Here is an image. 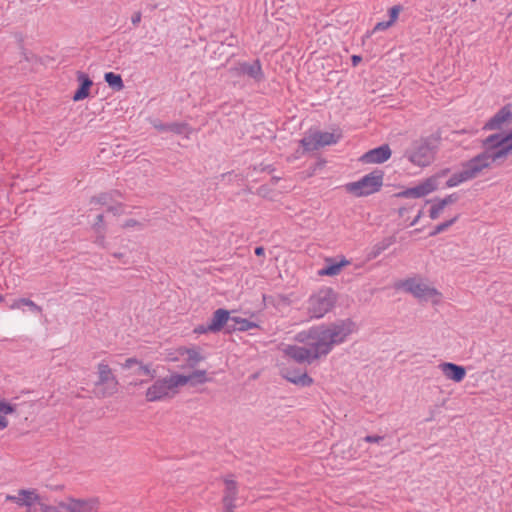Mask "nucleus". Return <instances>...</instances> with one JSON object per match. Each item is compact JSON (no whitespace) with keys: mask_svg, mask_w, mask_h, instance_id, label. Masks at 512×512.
I'll list each match as a JSON object with an SVG mask.
<instances>
[{"mask_svg":"<svg viewBox=\"0 0 512 512\" xmlns=\"http://www.w3.org/2000/svg\"><path fill=\"white\" fill-rule=\"evenodd\" d=\"M122 366L125 369L132 370L135 375H147L150 380L156 377V371L151 368L150 364H143L135 357L127 358Z\"/></svg>","mask_w":512,"mask_h":512,"instance_id":"a211bd4d","label":"nucleus"},{"mask_svg":"<svg viewBox=\"0 0 512 512\" xmlns=\"http://www.w3.org/2000/svg\"><path fill=\"white\" fill-rule=\"evenodd\" d=\"M255 254H256L257 256H263V255L265 254V250H264V248H263V247H257V248L255 249Z\"/></svg>","mask_w":512,"mask_h":512,"instance_id":"a19ab883","label":"nucleus"},{"mask_svg":"<svg viewBox=\"0 0 512 512\" xmlns=\"http://www.w3.org/2000/svg\"><path fill=\"white\" fill-rule=\"evenodd\" d=\"M20 495L24 496L23 503L28 508V512H38L43 503V497L36 490L20 489Z\"/></svg>","mask_w":512,"mask_h":512,"instance_id":"aec40b11","label":"nucleus"},{"mask_svg":"<svg viewBox=\"0 0 512 512\" xmlns=\"http://www.w3.org/2000/svg\"><path fill=\"white\" fill-rule=\"evenodd\" d=\"M395 287L412 295L419 301H429L436 305L443 300V294L427 278L420 275L400 280L395 284Z\"/></svg>","mask_w":512,"mask_h":512,"instance_id":"7ed1b4c3","label":"nucleus"},{"mask_svg":"<svg viewBox=\"0 0 512 512\" xmlns=\"http://www.w3.org/2000/svg\"><path fill=\"white\" fill-rule=\"evenodd\" d=\"M326 265L320 269L317 274L323 276H337L341 273L342 269L350 265V261L345 257H341L338 261L333 258L325 259Z\"/></svg>","mask_w":512,"mask_h":512,"instance_id":"f3484780","label":"nucleus"},{"mask_svg":"<svg viewBox=\"0 0 512 512\" xmlns=\"http://www.w3.org/2000/svg\"><path fill=\"white\" fill-rule=\"evenodd\" d=\"M391 155L392 151L389 145L384 144L364 153L360 157V161L364 164H382L390 159Z\"/></svg>","mask_w":512,"mask_h":512,"instance_id":"2eb2a0df","label":"nucleus"},{"mask_svg":"<svg viewBox=\"0 0 512 512\" xmlns=\"http://www.w3.org/2000/svg\"><path fill=\"white\" fill-rule=\"evenodd\" d=\"M336 294L330 287H322L313 293L308 300V310L315 318L325 316L334 306Z\"/></svg>","mask_w":512,"mask_h":512,"instance_id":"423d86ee","label":"nucleus"},{"mask_svg":"<svg viewBox=\"0 0 512 512\" xmlns=\"http://www.w3.org/2000/svg\"><path fill=\"white\" fill-rule=\"evenodd\" d=\"M443 374L454 382H461L467 374L466 368L452 362H443L440 364Z\"/></svg>","mask_w":512,"mask_h":512,"instance_id":"6ab92c4d","label":"nucleus"},{"mask_svg":"<svg viewBox=\"0 0 512 512\" xmlns=\"http://www.w3.org/2000/svg\"><path fill=\"white\" fill-rule=\"evenodd\" d=\"M222 512H224V511H222Z\"/></svg>","mask_w":512,"mask_h":512,"instance_id":"de8ad7c7","label":"nucleus"},{"mask_svg":"<svg viewBox=\"0 0 512 512\" xmlns=\"http://www.w3.org/2000/svg\"><path fill=\"white\" fill-rule=\"evenodd\" d=\"M404 211H405V209H404V208H400V209H399V215H400V216H402V215H403V213H404Z\"/></svg>","mask_w":512,"mask_h":512,"instance_id":"37998d69","label":"nucleus"},{"mask_svg":"<svg viewBox=\"0 0 512 512\" xmlns=\"http://www.w3.org/2000/svg\"><path fill=\"white\" fill-rule=\"evenodd\" d=\"M3 301V296L0 294V302Z\"/></svg>","mask_w":512,"mask_h":512,"instance_id":"49530a36","label":"nucleus"},{"mask_svg":"<svg viewBox=\"0 0 512 512\" xmlns=\"http://www.w3.org/2000/svg\"><path fill=\"white\" fill-rule=\"evenodd\" d=\"M215 320H218V321L224 320V309H218L215 312Z\"/></svg>","mask_w":512,"mask_h":512,"instance_id":"4c0bfd02","label":"nucleus"},{"mask_svg":"<svg viewBox=\"0 0 512 512\" xmlns=\"http://www.w3.org/2000/svg\"><path fill=\"white\" fill-rule=\"evenodd\" d=\"M172 392L171 386L167 377L157 379L146 391V400L148 402H155L170 397Z\"/></svg>","mask_w":512,"mask_h":512,"instance_id":"4468645a","label":"nucleus"},{"mask_svg":"<svg viewBox=\"0 0 512 512\" xmlns=\"http://www.w3.org/2000/svg\"><path fill=\"white\" fill-rule=\"evenodd\" d=\"M256 328H260L258 322H233L231 326L226 322V334L231 333V331L243 332Z\"/></svg>","mask_w":512,"mask_h":512,"instance_id":"cd10ccee","label":"nucleus"},{"mask_svg":"<svg viewBox=\"0 0 512 512\" xmlns=\"http://www.w3.org/2000/svg\"><path fill=\"white\" fill-rule=\"evenodd\" d=\"M23 498L24 496L20 495V490L18 491L17 495H8L6 497L7 501H11L19 506H24Z\"/></svg>","mask_w":512,"mask_h":512,"instance_id":"473e14b6","label":"nucleus"},{"mask_svg":"<svg viewBox=\"0 0 512 512\" xmlns=\"http://www.w3.org/2000/svg\"><path fill=\"white\" fill-rule=\"evenodd\" d=\"M225 319H226V320H229V313H228V311H226Z\"/></svg>","mask_w":512,"mask_h":512,"instance_id":"c03bdc74","label":"nucleus"},{"mask_svg":"<svg viewBox=\"0 0 512 512\" xmlns=\"http://www.w3.org/2000/svg\"><path fill=\"white\" fill-rule=\"evenodd\" d=\"M511 118V110L508 106L499 110L485 125L486 130L500 129Z\"/></svg>","mask_w":512,"mask_h":512,"instance_id":"4be33fe9","label":"nucleus"},{"mask_svg":"<svg viewBox=\"0 0 512 512\" xmlns=\"http://www.w3.org/2000/svg\"><path fill=\"white\" fill-rule=\"evenodd\" d=\"M399 13H400V7L399 6H393L390 10H389V15H390V22L394 25V23L397 21L398 19V16H399Z\"/></svg>","mask_w":512,"mask_h":512,"instance_id":"72a5a7b5","label":"nucleus"},{"mask_svg":"<svg viewBox=\"0 0 512 512\" xmlns=\"http://www.w3.org/2000/svg\"><path fill=\"white\" fill-rule=\"evenodd\" d=\"M77 80L80 83L79 88L74 93L72 99L75 102L86 99L90 94V89L93 85L92 80L88 77V75L84 73H78Z\"/></svg>","mask_w":512,"mask_h":512,"instance_id":"412c9836","label":"nucleus"},{"mask_svg":"<svg viewBox=\"0 0 512 512\" xmlns=\"http://www.w3.org/2000/svg\"><path fill=\"white\" fill-rule=\"evenodd\" d=\"M446 175V171L443 170L437 174H434L413 187L406 188L394 194L395 198L400 199H417L423 198L431 193L435 192L440 184V179Z\"/></svg>","mask_w":512,"mask_h":512,"instance_id":"39448f33","label":"nucleus"},{"mask_svg":"<svg viewBox=\"0 0 512 512\" xmlns=\"http://www.w3.org/2000/svg\"><path fill=\"white\" fill-rule=\"evenodd\" d=\"M8 307L10 310H20L33 317H42V308L27 298L15 299Z\"/></svg>","mask_w":512,"mask_h":512,"instance_id":"dca6fc26","label":"nucleus"},{"mask_svg":"<svg viewBox=\"0 0 512 512\" xmlns=\"http://www.w3.org/2000/svg\"><path fill=\"white\" fill-rule=\"evenodd\" d=\"M320 338L315 345L320 349L322 356H327L336 345L347 341L348 337L359 330L357 322H330L319 325Z\"/></svg>","mask_w":512,"mask_h":512,"instance_id":"f257e3e1","label":"nucleus"},{"mask_svg":"<svg viewBox=\"0 0 512 512\" xmlns=\"http://www.w3.org/2000/svg\"><path fill=\"white\" fill-rule=\"evenodd\" d=\"M340 134L330 132H315L305 137L301 142L307 150L317 149L319 147L332 145L338 142Z\"/></svg>","mask_w":512,"mask_h":512,"instance_id":"f8f14e48","label":"nucleus"},{"mask_svg":"<svg viewBox=\"0 0 512 512\" xmlns=\"http://www.w3.org/2000/svg\"><path fill=\"white\" fill-rule=\"evenodd\" d=\"M385 439V436H380V435H366L364 438H363V441L367 442V443H380L381 441H383Z\"/></svg>","mask_w":512,"mask_h":512,"instance_id":"f704fd0d","label":"nucleus"},{"mask_svg":"<svg viewBox=\"0 0 512 512\" xmlns=\"http://www.w3.org/2000/svg\"><path fill=\"white\" fill-rule=\"evenodd\" d=\"M169 384L172 389V393L175 392V389L179 386H184L188 383L192 385L202 384L206 381V371L205 370H197L192 372L189 375L184 374H174L170 377H167Z\"/></svg>","mask_w":512,"mask_h":512,"instance_id":"ddd939ff","label":"nucleus"},{"mask_svg":"<svg viewBox=\"0 0 512 512\" xmlns=\"http://www.w3.org/2000/svg\"><path fill=\"white\" fill-rule=\"evenodd\" d=\"M97 498L89 500L70 498L67 503L60 502L58 506L42 503L38 512H98Z\"/></svg>","mask_w":512,"mask_h":512,"instance_id":"0eeeda50","label":"nucleus"},{"mask_svg":"<svg viewBox=\"0 0 512 512\" xmlns=\"http://www.w3.org/2000/svg\"><path fill=\"white\" fill-rule=\"evenodd\" d=\"M105 81L108 85L116 90L123 89V81L119 74H115L113 72H108L104 75Z\"/></svg>","mask_w":512,"mask_h":512,"instance_id":"c85d7f7f","label":"nucleus"},{"mask_svg":"<svg viewBox=\"0 0 512 512\" xmlns=\"http://www.w3.org/2000/svg\"><path fill=\"white\" fill-rule=\"evenodd\" d=\"M406 156L412 164L419 167H426L433 162L435 152L427 141L419 140L407 150Z\"/></svg>","mask_w":512,"mask_h":512,"instance_id":"6e6552de","label":"nucleus"},{"mask_svg":"<svg viewBox=\"0 0 512 512\" xmlns=\"http://www.w3.org/2000/svg\"><path fill=\"white\" fill-rule=\"evenodd\" d=\"M148 380H141L140 384L146 383Z\"/></svg>","mask_w":512,"mask_h":512,"instance_id":"a18cd8bd","label":"nucleus"},{"mask_svg":"<svg viewBox=\"0 0 512 512\" xmlns=\"http://www.w3.org/2000/svg\"><path fill=\"white\" fill-rule=\"evenodd\" d=\"M17 405L7 402L5 399H0V412L9 415L16 412ZM8 420L5 416L0 415V431L8 427Z\"/></svg>","mask_w":512,"mask_h":512,"instance_id":"a878e982","label":"nucleus"},{"mask_svg":"<svg viewBox=\"0 0 512 512\" xmlns=\"http://www.w3.org/2000/svg\"><path fill=\"white\" fill-rule=\"evenodd\" d=\"M240 71L255 80H261L263 76L261 64L258 60L252 63L240 64Z\"/></svg>","mask_w":512,"mask_h":512,"instance_id":"b1692460","label":"nucleus"},{"mask_svg":"<svg viewBox=\"0 0 512 512\" xmlns=\"http://www.w3.org/2000/svg\"><path fill=\"white\" fill-rule=\"evenodd\" d=\"M455 201L453 196H447L441 200L435 201L429 211V216L431 219L435 220L440 217V215L443 213L444 209L448 204H451Z\"/></svg>","mask_w":512,"mask_h":512,"instance_id":"393cba45","label":"nucleus"},{"mask_svg":"<svg viewBox=\"0 0 512 512\" xmlns=\"http://www.w3.org/2000/svg\"><path fill=\"white\" fill-rule=\"evenodd\" d=\"M422 211H419L418 214L416 215V217L414 218V220L411 222L410 226H414L418 223V221L420 220V218L422 217Z\"/></svg>","mask_w":512,"mask_h":512,"instance_id":"ea45409f","label":"nucleus"},{"mask_svg":"<svg viewBox=\"0 0 512 512\" xmlns=\"http://www.w3.org/2000/svg\"><path fill=\"white\" fill-rule=\"evenodd\" d=\"M224 329V322H210V324L205 327L204 325H199L194 329L195 333H205L207 331L211 332H219Z\"/></svg>","mask_w":512,"mask_h":512,"instance_id":"c756f323","label":"nucleus"},{"mask_svg":"<svg viewBox=\"0 0 512 512\" xmlns=\"http://www.w3.org/2000/svg\"><path fill=\"white\" fill-rule=\"evenodd\" d=\"M457 219H458V215L454 216L451 220H449L445 223L437 225L435 228V231L432 233V235H436L438 233L443 232L444 230L449 228Z\"/></svg>","mask_w":512,"mask_h":512,"instance_id":"2f4dec72","label":"nucleus"},{"mask_svg":"<svg viewBox=\"0 0 512 512\" xmlns=\"http://www.w3.org/2000/svg\"><path fill=\"white\" fill-rule=\"evenodd\" d=\"M496 160H498V158L493 152V149L486 146L484 152L464 162L461 169L451 175L446 182L447 187H456L479 177L485 170L489 169Z\"/></svg>","mask_w":512,"mask_h":512,"instance_id":"f03ea898","label":"nucleus"},{"mask_svg":"<svg viewBox=\"0 0 512 512\" xmlns=\"http://www.w3.org/2000/svg\"><path fill=\"white\" fill-rule=\"evenodd\" d=\"M351 60H352L353 66H357L361 62L362 58L358 55H353Z\"/></svg>","mask_w":512,"mask_h":512,"instance_id":"58836bf2","label":"nucleus"},{"mask_svg":"<svg viewBox=\"0 0 512 512\" xmlns=\"http://www.w3.org/2000/svg\"><path fill=\"white\" fill-rule=\"evenodd\" d=\"M393 24L390 22V21H387V22H378L375 26H374V29L373 31L374 32H377V31H384L388 28H390Z\"/></svg>","mask_w":512,"mask_h":512,"instance_id":"c9c22d12","label":"nucleus"},{"mask_svg":"<svg viewBox=\"0 0 512 512\" xmlns=\"http://www.w3.org/2000/svg\"><path fill=\"white\" fill-rule=\"evenodd\" d=\"M319 325L311 327L308 331H302L296 334L295 340L299 343H304L310 347V344L314 341H318L320 338Z\"/></svg>","mask_w":512,"mask_h":512,"instance_id":"5701e85b","label":"nucleus"},{"mask_svg":"<svg viewBox=\"0 0 512 512\" xmlns=\"http://www.w3.org/2000/svg\"><path fill=\"white\" fill-rule=\"evenodd\" d=\"M384 172L374 170L357 181L345 185V190L355 197H366L379 192L383 186Z\"/></svg>","mask_w":512,"mask_h":512,"instance_id":"20e7f679","label":"nucleus"},{"mask_svg":"<svg viewBox=\"0 0 512 512\" xmlns=\"http://www.w3.org/2000/svg\"><path fill=\"white\" fill-rule=\"evenodd\" d=\"M485 146L493 149L498 159L512 154V132L507 135H491L485 140Z\"/></svg>","mask_w":512,"mask_h":512,"instance_id":"9b49d317","label":"nucleus"},{"mask_svg":"<svg viewBox=\"0 0 512 512\" xmlns=\"http://www.w3.org/2000/svg\"><path fill=\"white\" fill-rule=\"evenodd\" d=\"M136 224H137V222H136V221H134V220H130V221H127V222L125 223V226H126V227H130V226H134V225H136Z\"/></svg>","mask_w":512,"mask_h":512,"instance_id":"79ce46f5","label":"nucleus"},{"mask_svg":"<svg viewBox=\"0 0 512 512\" xmlns=\"http://www.w3.org/2000/svg\"><path fill=\"white\" fill-rule=\"evenodd\" d=\"M187 359L190 367H195L197 363H199L203 357L200 355V353L196 349H187Z\"/></svg>","mask_w":512,"mask_h":512,"instance_id":"7c9ffc66","label":"nucleus"},{"mask_svg":"<svg viewBox=\"0 0 512 512\" xmlns=\"http://www.w3.org/2000/svg\"><path fill=\"white\" fill-rule=\"evenodd\" d=\"M284 353L298 364H312L322 357L320 349L315 345V341L310 344V348L297 345H288Z\"/></svg>","mask_w":512,"mask_h":512,"instance_id":"1a4fd4ad","label":"nucleus"},{"mask_svg":"<svg viewBox=\"0 0 512 512\" xmlns=\"http://www.w3.org/2000/svg\"><path fill=\"white\" fill-rule=\"evenodd\" d=\"M98 381L97 384L103 385L106 383H109L110 381L117 384L115 376L112 374V370L109 367L108 364H105L103 362L98 364Z\"/></svg>","mask_w":512,"mask_h":512,"instance_id":"bb28decb","label":"nucleus"},{"mask_svg":"<svg viewBox=\"0 0 512 512\" xmlns=\"http://www.w3.org/2000/svg\"><path fill=\"white\" fill-rule=\"evenodd\" d=\"M140 21H141V13L137 12L132 16L131 22L133 25H137V24H139Z\"/></svg>","mask_w":512,"mask_h":512,"instance_id":"e433bc0d","label":"nucleus"},{"mask_svg":"<svg viewBox=\"0 0 512 512\" xmlns=\"http://www.w3.org/2000/svg\"><path fill=\"white\" fill-rule=\"evenodd\" d=\"M279 374L286 381L299 387H309L314 383V379L306 370H302L301 368L293 365L281 364L279 367Z\"/></svg>","mask_w":512,"mask_h":512,"instance_id":"9d476101","label":"nucleus"}]
</instances>
